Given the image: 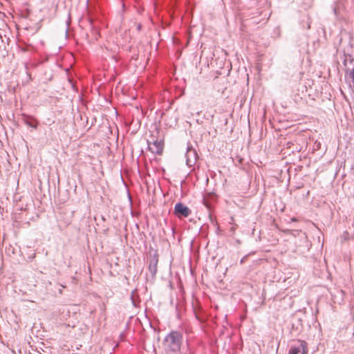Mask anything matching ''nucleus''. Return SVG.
<instances>
[{"mask_svg":"<svg viewBox=\"0 0 354 354\" xmlns=\"http://www.w3.org/2000/svg\"><path fill=\"white\" fill-rule=\"evenodd\" d=\"M183 341V336L180 331H170L162 342L165 354H185L182 349Z\"/></svg>","mask_w":354,"mask_h":354,"instance_id":"1","label":"nucleus"},{"mask_svg":"<svg viewBox=\"0 0 354 354\" xmlns=\"http://www.w3.org/2000/svg\"><path fill=\"white\" fill-rule=\"evenodd\" d=\"M147 145L149 150L157 155H161L164 149V141L162 139H158L153 136H151L150 139L147 140Z\"/></svg>","mask_w":354,"mask_h":354,"instance_id":"2","label":"nucleus"},{"mask_svg":"<svg viewBox=\"0 0 354 354\" xmlns=\"http://www.w3.org/2000/svg\"><path fill=\"white\" fill-rule=\"evenodd\" d=\"M174 214L179 218H187L192 214V211L185 204L177 203L174 206Z\"/></svg>","mask_w":354,"mask_h":354,"instance_id":"3","label":"nucleus"},{"mask_svg":"<svg viewBox=\"0 0 354 354\" xmlns=\"http://www.w3.org/2000/svg\"><path fill=\"white\" fill-rule=\"evenodd\" d=\"M338 337L346 341L351 340L354 337V326H346L340 328L337 333Z\"/></svg>","mask_w":354,"mask_h":354,"instance_id":"4","label":"nucleus"},{"mask_svg":"<svg viewBox=\"0 0 354 354\" xmlns=\"http://www.w3.org/2000/svg\"><path fill=\"white\" fill-rule=\"evenodd\" d=\"M299 346H292L288 354H298L301 352V354H308V344L304 340L299 339Z\"/></svg>","mask_w":354,"mask_h":354,"instance_id":"5","label":"nucleus"},{"mask_svg":"<svg viewBox=\"0 0 354 354\" xmlns=\"http://www.w3.org/2000/svg\"><path fill=\"white\" fill-rule=\"evenodd\" d=\"M158 262V256L155 254L153 257H150L149 270L152 275H155L157 272V265Z\"/></svg>","mask_w":354,"mask_h":354,"instance_id":"6","label":"nucleus"},{"mask_svg":"<svg viewBox=\"0 0 354 354\" xmlns=\"http://www.w3.org/2000/svg\"><path fill=\"white\" fill-rule=\"evenodd\" d=\"M21 116H22V121L25 124H26L27 126H28L30 127L37 129V125H38V122L35 118H34L32 116L26 115V114H22Z\"/></svg>","mask_w":354,"mask_h":354,"instance_id":"7","label":"nucleus"},{"mask_svg":"<svg viewBox=\"0 0 354 354\" xmlns=\"http://www.w3.org/2000/svg\"><path fill=\"white\" fill-rule=\"evenodd\" d=\"M196 153L194 149H188L187 151V164H189V162H192V160H191V156H193V158H194V160H196Z\"/></svg>","mask_w":354,"mask_h":354,"instance_id":"8","label":"nucleus"},{"mask_svg":"<svg viewBox=\"0 0 354 354\" xmlns=\"http://www.w3.org/2000/svg\"><path fill=\"white\" fill-rule=\"evenodd\" d=\"M348 83L350 87L354 92V68L352 69L348 75Z\"/></svg>","mask_w":354,"mask_h":354,"instance_id":"9","label":"nucleus"},{"mask_svg":"<svg viewBox=\"0 0 354 354\" xmlns=\"http://www.w3.org/2000/svg\"><path fill=\"white\" fill-rule=\"evenodd\" d=\"M92 32L93 34V37L95 40L98 39L100 37V32L97 28H95L94 27H92Z\"/></svg>","mask_w":354,"mask_h":354,"instance_id":"10","label":"nucleus"},{"mask_svg":"<svg viewBox=\"0 0 354 354\" xmlns=\"http://www.w3.org/2000/svg\"><path fill=\"white\" fill-rule=\"evenodd\" d=\"M187 351H188V354H195L194 350L189 348V346H187Z\"/></svg>","mask_w":354,"mask_h":354,"instance_id":"11","label":"nucleus"},{"mask_svg":"<svg viewBox=\"0 0 354 354\" xmlns=\"http://www.w3.org/2000/svg\"><path fill=\"white\" fill-rule=\"evenodd\" d=\"M141 27H142L141 24H138V26H137V29H138V30H141Z\"/></svg>","mask_w":354,"mask_h":354,"instance_id":"12","label":"nucleus"},{"mask_svg":"<svg viewBox=\"0 0 354 354\" xmlns=\"http://www.w3.org/2000/svg\"><path fill=\"white\" fill-rule=\"evenodd\" d=\"M291 221H293V222H296V221H297V219L294 217V218H291Z\"/></svg>","mask_w":354,"mask_h":354,"instance_id":"13","label":"nucleus"},{"mask_svg":"<svg viewBox=\"0 0 354 354\" xmlns=\"http://www.w3.org/2000/svg\"><path fill=\"white\" fill-rule=\"evenodd\" d=\"M244 259H245V258H243V259L241 260V264H242V263H243V262H244Z\"/></svg>","mask_w":354,"mask_h":354,"instance_id":"14","label":"nucleus"}]
</instances>
